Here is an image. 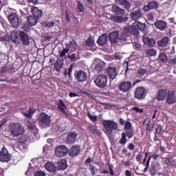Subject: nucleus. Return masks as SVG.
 <instances>
[{
	"instance_id": "1",
	"label": "nucleus",
	"mask_w": 176,
	"mask_h": 176,
	"mask_svg": "<svg viewBox=\"0 0 176 176\" xmlns=\"http://www.w3.org/2000/svg\"><path fill=\"white\" fill-rule=\"evenodd\" d=\"M102 124L104 127V133L107 135H112L113 131H116L119 129L118 122L112 120H103Z\"/></svg>"
},
{
	"instance_id": "2",
	"label": "nucleus",
	"mask_w": 176,
	"mask_h": 176,
	"mask_svg": "<svg viewBox=\"0 0 176 176\" xmlns=\"http://www.w3.org/2000/svg\"><path fill=\"white\" fill-rule=\"evenodd\" d=\"M38 124L43 129L45 127H50V123H52V118L50 116L46 114V113H41L38 118Z\"/></svg>"
},
{
	"instance_id": "3",
	"label": "nucleus",
	"mask_w": 176,
	"mask_h": 176,
	"mask_svg": "<svg viewBox=\"0 0 176 176\" xmlns=\"http://www.w3.org/2000/svg\"><path fill=\"white\" fill-rule=\"evenodd\" d=\"M10 131L12 137H19L24 134V127L20 123L12 124L10 126Z\"/></svg>"
},
{
	"instance_id": "4",
	"label": "nucleus",
	"mask_w": 176,
	"mask_h": 176,
	"mask_svg": "<svg viewBox=\"0 0 176 176\" xmlns=\"http://www.w3.org/2000/svg\"><path fill=\"white\" fill-rule=\"evenodd\" d=\"M69 149L65 145H59L55 148V155L57 157H65L68 155Z\"/></svg>"
},
{
	"instance_id": "5",
	"label": "nucleus",
	"mask_w": 176,
	"mask_h": 176,
	"mask_svg": "<svg viewBox=\"0 0 176 176\" xmlns=\"http://www.w3.org/2000/svg\"><path fill=\"white\" fill-rule=\"evenodd\" d=\"M118 72H119L118 71V68L113 65H109V67L106 68V74L111 80L116 79V76H118Z\"/></svg>"
},
{
	"instance_id": "6",
	"label": "nucleus",
	"mask_w": 176,
	"mask_h": 176,
	"mask_svg": "<svg viewBox=\"0 0 176 176\" xmlns=\"http://www.w3.org/2000/svg\"><path fill=\"white\" fill-rule=\"evenodd\" d=\"M146 89L144 87H138L134 92V98H137V100H145V97H146Z\"/></svg>"
},
{
	"instance_id": "7",
	"label": "nucleus",
	"mask_w": 176,
	"mask_h": 176,
	"mask_svg": "<svg viewBox=\"0 0 176 176\" xmlns=\"http://www.w3.org/2000/svg\"><path fill=\"white\" fill-rule=\"evenodd\" d=\"M108 82V78L107 76L102 74L99 75L96 79L94 80V83L100 87V89H104L107 87V83Z\"/></svg>"
},
{
	"instance_id": "8",
	"label": "nucleus",
	"mask_w": 176,
	"mask_h": 176,
	"mask_svg": "<svg viewBox=\"0 0 176 176\" xmlns=\"http://www.w3.org/2000/svg\"><path fill=\"white\" fill-rule=\"evenodd\" d=\"M8 21L13 28H19L20 27V18L17 14L12 12L8 16Z\"/></svg>"
},
{
	"instance_id": "9",
	"label": "nucleus",
	"mask_w": 176,
	"mask_h": 176,
	"mask_svg": "<svg viewBox=\"0 0 176 176\" xmlns=\"http://www.w3.org/2000/svg\"><path fill=\"white\" fill-rule=\"evenodd\" d=\"M10 160V153H9V151L8 149H6V147L3 146L1 148V151H0V162H2L3 163H8Z\"/></svg>"
},
{
	"instance_id": "10",
	"label": "nucleus",
	"mask_w": 176,
	"mask_h": 176,
	"mask_svg": "<svg viewBox=\"0 0 176 176\" xmlns=\"http://www.w3.org/2000/svg\"><path fill=\"white\" fill-rule=\"evenodd\" d=\"M109 20H111V21L118 23V24H122V23H126V21H128L129 17L124 14L118 16L111 15L109 18Z\"/></svg>"
},
{
	"instance_id": "11",
	"label": "nucleus",
	"mask_w": 176,
	"mask_h": 176,
	"mask_svg": "<svg viewBox=\"0 0 176 176\" xmlns=\"http://www.w3.org/2000/svg\"><path fill=\"white\" fill-rule=\"evenodd\" d=\"M124 32H127L129 34H131V35H135V36H138V35L140 34L138 28H137V26H135L134 23L132 24V26L128 25L126 27H124Z\"/></svg>"
},
{
	"instance_id": "12",
	"label": "nucleus",
	"mask_w": 176,
	"mask_h": 176,
	"mask_svg": "<svg viewBox=\"0 0 176 176\" xmlns=\"http://www.w3.org/2000/svg\"><path fill=\"white\" fill-rule=\"evenodd\" d=\"M118 89L120 91H123V93H127L131 89V82L130 81H122L120 82Z\"/></svg>"
},
{
	"instance_id": "13",
	"label": "nucleus",
	"mask_w": 176,
	"mask_h": 176,
	"mask_svg": "<svg viewBox=\"0 0 176 176\" xmlns=\"http://www.w3.org/2000/svg\"><path fill=\"white\" fill-rule=\"evenodd\" d=\"M20 39L24 46H30V39L31 36L23 31L19 32Z\"/></svg>"
},
{
	"instance_id": "14",
	"label": "nucleus",
	"mask_w": 176,
	"mask_h": 176,
	"mask_svg": "<svg viewBox=\"0 0 176 176\" xmlns=\"http://www.w3.org/2000/svg\"><path fill=\"white\" fill-rule=\"evenodd\" d=\"M74 76L78 82H86V80H87V73L83 72V70H80L74 74Z\"/></svg>"
},
{
	"instance_id": "15",
	"label": "nucleus",
	"mask_w": 176,
	"mask_h": 176,
	"mask_svg": "<svg viewBox=\"0 0 176 176\" xmlns=\"http://www.w3.org/2000/svg\"><path fill=\"white\" fill-rule=\"evenodd\" d=\"M166 97H167V89H161L157 91L155 100L157 101H164Z\"/></svg>"
},
{
	"instance_id": "16",
	"label": "nucleus",
	"mask_w": 176,
	"mask_h": 176,
	"mask_svg": "<svg viewBox=\"0 0 176 176\" xmlns=\"http://www.w3.org/2000/svg\"><path fill=\"white\" fill-rule=\"evenodd\" d=\"M142 38L144 45H146L148 47H153V46L156 45V41H155L154 38H152L148 36H146V34H144Z\"/></svg>"
},
{
	"instance_id": "17",
	"label": "nucleus",
	"mask_w": 176,
	"mask_h": 176,
	"mask_svg": "<svg viewBox=\"0 0 176 176\" xmlns=\"http://www.w3.org/2000/svg\"><path fill=\"white\" fill-rule=\"evenodd\" d=\"M79 152H80V146L75 145L72 146L69 150V155L70 157H76L78 155H79Z\"/></svg>"
},
{
	"instance_id": "18",
	"label": "nucleus",
	"mask_w": 176,
	"mask_h": 176,
	"mask_svg": "<svg viewBox=\"0 0 176 176\" xmlns=\"http://www.w3.org/2000/svg\"><path fill=\"white\" fill-rule=\"evenodd\" d=\"M154 25L157 30L160 31H166L167 30V22L163 20H158L154 23Z\"/></svg>"
},
{
	"instance_id": "19",
	"label": "nucleus",
	"mask_w": 176,
	"mask_h": 176,
	"mask_svg": "<svg viewBox=\"0 0 176 176\" xmlns=\"http://www.w3.org/2000/svg\"><path fill=\"white\" fill-rule=\"evenodd\" d=\"M66 49L70 51V53H74V52H76V50L78 49V44L76 43V41H75L74 39H72L69 43L65 44Z\"/></svg>"
},
{
	"instance_id": "20",
	"label": "nucleus",
	"mask_w": 176,
	"mask_h": 176,
	"mask_svg": "<svg viewBox=\"0 0 176 176\" xmlns=\"http://www.w3.org/2000/svg\"><path fill=\"white\" fill-rule=\"evenodd\" d=\"M159 8V3L156 1H150L147 5H145L143 8L144 12H149V10H153Z\"/></svg>"
},
{
	"instance_id": "21",
	"label": "nucleus",
	"mask_w": 176,
	"mask_h": 176,
	"mask_svg": "<svg viewBox=\"0 0 176 176\" xmlns=\"http://www.w3.org/2000/svg\"><path fill=\"white\" fill-rule=\"evenodd\" d=\"M78 133L76 132H69L66 136V144H74L76 142Z\"/></svg>"
},
{
	"instance_id": "22",
	"label": "nucleus",
	"mask_w": 176,
	"mask_h": 176,
	"mask_svg": "<svg viewBox=\"0 0 176 176\" xmlns=\"http://www.w3.org/2000/svg\"><path fill=\"white\" fill-rule=\"evenodd\" d=\"M104 65H105V63L101 60H96L94 61V63H93V66L95 71H97L98 72H101L102 69H104Z\"/></svg>"
},
{
	"instance_id": "23",
	"label": "nucleus",
	"mask_w": 176,
	"mask_h": 176,
	"mask_svg": "<svg viewBox=\"0 0 176 176\" xmlns=\"http://www.w3.org/2000/svg\"><path fill=\"white\" fill-rule=\"evenodd\" d=\"M109 39L112 45H116L118 40H119V32L114 31L109 34Z\"/></svg>"
},
{
	"instance_id": "24",
	"label": "nucleus",
	"mask_w": 176,
	"mask_h": 176,
	"mask_svg": "<svg viewBox=\"0 0 176 176\" xmlns=\"http://www.w3.org/2000/svg\"><path fill=\"white\" fill-rule=\"evenodd\" d=\"M167 104H175L176 102V98H175V91L172 90L168 92V96L166 98Z\"/></svg>"
},
{
	"instance_id": "25",
	"label": "nucleus",
	"mask_w": 176,
	"mask_h": 176,
	"mask_svg": "<svg viewBox=\"0 0 176 176\" xmlns=\"http://www.w3.org/2000/svg\"><path fill=\"white\" fill-rule=\"evenodd\" d=\"M130 16L132 19V20H134L135 21L136 20H139V19H142L143 14H142V10L138 9L136 11L131 12L130 13Z\"/></svg>"
},
{
	"instance_id": "26",
	"label": "nucleus",
	"mask_w": 176,
	"mask_h": 176,
	"mask_svg": "<svg viewBox=\"0 0 176 176\" xmlns=\"http://www.w3.org/2000/svg\"><path fill=\"white\" fill-rule=\"evenodd\" d=\"M111 12L115 14L116 16H120L122 14H126L124 9L121 8L117 5L113 6L111 8Z\"/></svg>"
},
{
	"instance_id": "27",
	"label": "nucleus",
	"mask_w": 176,
	"mask_h": 176,
	"mask_svg": "<svg viewBox=\"0 0 176 176\" xmlns=\"http://www.w3.org/2000/svg\"><path fill=\"white\" fill-rule=\"evenodd\" d=\"M32 14H33L34 17L38 19H41V17L43 16V12H42V10H40L36 7H33L32 8Z\"/></svg>"
},
{
	"instance_id": "28",
	"label": "nucleus",
	"mask_w": 176,
	"mask_h": 176,
	"mask_svg": "<svg viewBox=\"0 0 176 176\" xmlns=\"http://www.w3.org/2000/svg\"><path fill=\"white\" fill-rule=\"evenodd\" d=\"M107 42H108V36L105 34H102L99 36L97 43L100 45V46H104V45H107Z\"/></svg>"
},
{
	"instance_id": "29",
	"label": "nucleus",
	"mask_w": 176,
	"mask_h": 176,
	"mask_svg": "<svg viewBox=\"0 0 176 176\" xmlns=\"http://www.w3.org/2000/svg\"><path fill=\"white\" fill-rule=\"evenodd\" d=\"M63 65H64V60L58 58L56 61L54 68L56 72H60L61 71V68H63Z\"/></svg>"
},
{
	"instance_id": "30",
	"label": "nucleus",
	"mask_w": 176,
	"mask_h": 176,
	"mask_svg": "<svg viewBox=\"0 0 176 176\" xmlns=\"http://www.w3.org/2000/svg\"><path fill=\"white\" fill-rule=\"evenodd\" d=\"M116 2H119L120 5L122 6L126 10H130V8H131V4L127 0H115Z\"/></svg>"
},
{
	"instance_id": "31",
	"label": "nucleus",
	"mask_w": 176,
	"mask_h": 176,
	"mask_svg": "<svg viewBox=\"0 0 176 176\" xmlns=\"http://www.w3.org/2000/svg\"><path fill=\"white\" fill-rule=\"evenodd\" d=\"M58 164V170H67L68 168V165H67V160L62 159L60 162L57 163Z\"/></svg>"
},
{
	"instance_id": "32",
	"label": "nucleus",
	"mask_w": 176,
	"mask_h": 176,
	"mask_svg": "<svg viewBox=\"0 0 176 176\" xmlns=\"http://www.w3.org/2000/svg\"><path fill=\"white\" fill-rule=\"evenodd\" d=\"M45 168L50 173H56V171L57 170V167L52 162H47V164H45Z\"/></svg>"
},
{
	"instance_id": "33",
	"label": "nucleus",
	"mask_w": 176,
	"mask_h": 176,
	"mask_svg": "<svg viewBox=\"0 0 176 176\" xmlns=\"http://www.w3.org/2000/svg\"><path fill=\"white\" fill-rule=\"evenodd\" d=\"M170 41V38L168 36H164L157 42V45L160 47H164Z\"/></svg>"
},
{
	"instance_id": "34",
	"label": "nucleus",
	"mask_w": 176,
	"mask_h": 176,
	"mask_svg": "<svg viewBox=\"0 0 176 176\" xmlns=\"http://www.w3.org/2000/svg\"><path fill=\"white\" fill-rule=\"evenodd\" d=\"M134 25L138 28V30L142 31V32H146V24L142 23L141 22H135Z\"/></svg>"
},
{
	"instance_id": "35",
	"label": "nucleus",
	"mask_w": 176,
	"mask_h": 176,
	"mask_svg": "<svg viewBox=\"0 0 176 176\" xmlns=\"http://www.w3.org/2000/svg\"><path fill=\"white\" fill-rule=\"evenodd\" d=\"M58 108L60 112L63 113L67 114V106L64 104L63 99H59V102L58 104Z\"/></svg>"
},
{
	"instance_id": "36",
	"label": "nucleus",
	"mask_w": 176,
	"mask_h": 176,
	"mask_svg": "<svg viewBox=\"0 0 176 176\" xmlns=\"http://www.w3.org/2000/svg\"><path fill=\"white\" fill-rule=\"evenodd\" d=\"M36 23H38V20L35 16H28V21L27 24L28 25H30V27H34V25H36Z\"/></svg>"
},
{
	"instance_id": "37",
	"label": "nucleus",
	"mask_w": 176,
	"mask_h": 176,
	"mask_svg": "<svg viewBox=\"0 0 176 176\" xmlns=\"http://www.w3.org/2000/svg\"><path fill=\"white\" fill-rule=\"evenodd\" d=\"M129 36H130L128 32H124L121 34L120 37H118V41H120V42H121V43H123V42L127 41Z\"/></svg>"
},
{
	"instance_id": "38",
	"label": "nucleus",
	"mask_w": 176,
	"mask_h": 176,
	"mask_svg": "<svg viewBox=\"0 0 176 176\" xmlns=\"http://www.w3.org/2000/svg\"><path fill=\"white\" fill-rule=\"evenodd\" d=\"M143 126L146 127V131L148 133L152 131V129H151V120L149 118L144 119L143 121Z\"/></svg>"
},
{
	"instance_id": "39",
	"label": "nucleus",
	"mask_w": 176,
	"mask_h": 176,
	"mask_svg": "<svg viewBox=\"0 0 176 176\" xmlns=\"http://www.w3.org/2000/svg\"><path fill=\"white\" fill-rule=\"evenodd\" d=\"M15 147L16 148V149L21 151V152H25V149H27V144L16 142V145L15 146Z\"/></svg>"
},
{
	"instance_id": "40",
	"label": "nucleus",
	"mask_w": 176,
	"mask_h": 176,
	"mask_svg": "<svg viewBox=\"0 0 176 176\" xmlns=\"http://www.w3.org/2000/svg\"><path fill=\"white\" fill-rule=\"evenodd\" d=\"M10 38L13 43H16V45H20V40H19V36H17V34L16 33L11 34Z\"/></svg>"
},
{
	"instance_id": "41",
	"label": "nucleus",
	"mask_w": 176,
	"mask_h": 176,
	"mask_svg": "<svg viewBox=\"0 0 176 176\" xmlns=\"http://www.w3.org/2000/svg\"><path fill=\"white\" fill-rule=\"evenodd\" d=\"M68 58L71 60V61H78L79 59V52L77 54L75 53H70V54L68 55Z\"/></svg>"
},
{
	"instance_id": "42",
	"label": "nucleus",
	"mask_w": 176,
	"mask_h": 176,
	"mask_svg": "<svg viewBox=\"0 0 176 176\" xmlns=\"http://www.w3.org/2000/svg\"><path fill=\"white\" fill-rule=\"evenodd\" d=\"M88 130L91 131L93 134H96V135H98V130H97V126L95 125L91 124L87 126Z\"/></svg>"
},
{
	"instance_id": "43",
	"label": "nucleus",
	"mask_w": 176,
	"mask_h": 176,
	"mask_svg": "<svg viewBox=\"0 0 176 176\" xmlns=\"http://www.w3.org/2000/svg\"><path fill=\"white\" fill-rule=\"evenodd\" d=\"M27 141H28V135H23L19 138L17 142L25 144Z\"/></svg>"
},
{
	"instance_id": "44",
	"label": "nucleus",
	"mask_w": 176,
	"mask_h": 176,
	"mask_svg": "<svg viewBox=\"0 0 176 176\" xmlns=\"http://www.w3.org/2000/svg\"><path fill=\"white\" fill-rule=\"evenodd\" d=\"M126 143H127V138L126 136V133L123 132L121 134V139L119 141V144H120L121 145H126Z\"/></svg>"
},
{
	"instance_id": "45",
	"label": "nucleus",
	"mask_w": 176,
	"mask_h": 176,
	"mask_svg": "<svg viewBox=\"0 0 176 176\" xmlns=\"http://www.w3.org/2000/svg\"><path fill=\"white\" fill-rule=\"evenodd\" d=\"M158 58L161 63H166L168 60V56L165 53L160 54Z\"/></svg>"
},
{
	"instance_id": "46",
	"label": "nucleus",
	"mask_w": 176,
	"mask_h": 176,
	"mask_svg": "<svg viewBox=\"0 0 176 176\" xmlns=\"http://www.w3.org/2000/svg\"><path fill=\"white\" fill-rule=\"evenodd\" d=\"M34 113H35V110L30 108L26 113H24V116H25L26 118H29V119H31Z\"/></svg>"
},
{
	"instance_id": "47",
	"label": "nucleus",
	"mask_w": 176,
	"mask_h": 176,
	"mask_svg": "<svg viewBox=\"0 0 176 176\" xmlns=\"http://www.w3.org/2000/svg\"><path fill=\"white\" fill-rule=\"evenodd\" d=\"M146 56H149L150 57H153L156 54V51L155 49H147L145 52Z\"/></svg>"
},
{
	"instance_id": "48",
	"label": "nucleus",
	"mask_w": 176,
	"mask_h": 176,
	"mask_svg": "<svg viewBox=\"0 0 176 176\" xmlns=\"http://www.w3.org/2000/svg\"><path fill=\"white\" fill-rule=\"evenodd\" d=\"M43 27H46L47 28H52V27H54V22H48V21H44L42 23Z\"/></svg>"
},
{
	"instance_id": "49",
	"label": "nucleus",
	"mask_w": 176,
	"mask_h": 176,
	"mask_svg": "<svg viewBox=\"0 0 176 176\" xmlns=\"http://www.w3.org/2000/svg\"><path fill=\"white\" fill-rule=\"evenodd\" d=\"M89 170H90L92 175H96V174H97V173H98V169L94 165L90 164Z\"/></svg>"
},
{
	"instance_id": "50",
	"label": "nucleus",
	"mask_w": 176,
	"mask_h": 176,
	"mask_svg": "<svg viewBox=\"0 0 176 176\" xmlns=\"http://www.w3.org/2000/svg\"><path fill=\"white\" fill-rule=\"evenodd\" d=\"M77 6L78 10V13H83V12H85V6H83V4H82L80 1H77Z\"/></svg>"
},
{
	"instance_id": "51",
	"label": "nucleus",
	"mask_w": 176,
	"mask_h": 176,
	"mask_svg": "<svg viewBox=\"0 0 176 176\" xmlns=\"http://www.w3.org/2000/svg\"><path fill=\"white\" fill-rule=\"evenodd\" d=\"M173 163H174L173 157H167L164 160V164H166V166H171Z\"/></svg>"
},
{
	"instance_id": "52",
	"label": "nucleus",
	"mask_w": 176,
	"mask_h": 176,
	"mask_svg": "<svg viewBox=\"0 0 176 176\" xmlns=\"http://www.w3.org/2000/svg\"><path fill=\"white\" fill-rule=\"evenodd\" d=\"M85 43L87 46H89V47H91L93 45H94V42L93 41V38L91 37H89L86 40Z\"/></svg>"
},
{
	"instance_id": "53",
	"label": "nucleus",
	"mask_w": 176,
	"mask_h": 176,
	"mask_svg": "<svg viewBox=\"0 0 176 176\" xmlns=\"http://www.w3.org/2000/svg\"><path fill=\"white\" fill-rule=\"evenodd\" d=\"M27 124L29 130H35V129H36V125H35L34 122H31L28 121Z\"/></svg>"
},
{
	"instance_id": "54",
	"label": "nucleus",
	"mask_w": 176,
	"mask_h": 176,
	"mask_svg": "<svg viewBox=\"0 0 176 176\" xmlns=\"http://www.w3.org/2000/svg\"><path fill=\"white\" fill-rule=\"evenodd\" d=\"M107 166L109 167V171L111 176L115 175V172H113V165L110 163H107Z\"/></svg>"
},
{
	"instance_id": "55",
	"label": "nucleus",
	"mask_w": 176,
	"mask_h": 176,
	"mask_svg": "<svg viewBox=\"0 0 176 176\" xmlns=\"http://www.w3.org/2000/svg\"><path fill=\"white\" fill-rule=\"evenodd\" d=\"M10 39V37H9V35L6 34L0 37V42H8Z\"/></svg>"
},
{
	"instance_id": "56",
	"label": "nucleus",
	"mask_w": 176,
	"mask_h": 176,
	"mask_svg": "<svg viewBox=\"0 0 176 176\" xmlns=\"http://www.w3.org/2000/svg\"><path fill=\"white\" fill-rule=\"evenodd\" d=\"M87 116L91 122H97V116H91L90 111L87 112Z\"/></svg>"
},
{
	"instance_id": "57",
	"label": "nucleus",
	"mask_w": 176,
	"mask_h": 176,
	"mask_svg": "<svg viewBox=\"0 0 176 176\" xmlns=\"http://www.w3.org/2000/svg\"><path fill=\"white\" fill-rule=\"evenodd\" d=\"M124 126V129H126V130H133L131 129V122H130V121H126Z\"/></svg>"
},
{
	"instance_id": "58",
	"label": "nucleus",
	"mask_w": 176,
	"mask_h": 176,
	"mask_svg": "<svg viewBox=\"0 0 176 176\" xmlns=\"http://www.w3.org/2000/svg\"><path fill=\"white\" fill-rule=\"evenodd\" d=\"M147 72L148 71L145 69H140L138 70V75H141L142 76H144V75H146Z\"/></svg>"
},
{
	"instance_id": "59",
	"label": "nucleus",
	"mask_w": 176,
	"mask_h": 176,
	"mask_svg": "<svg viewBox=\"0 0 176 176\" xmlns=\"http://www.w3.org/2000/svg\"><path fill=\"white\" fill-rule=\"evenodd\" d=\"M168 65L169 67H172V65H176V58H173L169 60Z\"/></svg>"
},
{
	"instance_id": "60",
	"label": "nucleus",
	"mask_w": 176,
	"mask_h": 176,
	"mask_svg": "<svg viewBox=\"0 0 176 176\" xmlns=\"http://www.w3.org/2000/svg\"><path fill=\"white\" fill-rule=\"evenodd\" d=\"M126 137L128 138L131 139L133 138V129H129V131H126Z\"/></svg>"
},
{
	"instance_id": "61",
	"label": "nucleus",
	"mask_w": 176,
	"mask_h": 176,
	"mask_svg": "<svg viewBox=\"0 0 176 176\" xmlns=\"http://www.w3.org/2000/svg\"><path fill=\"white\" fill-rule=\"evenodd\" d=\"M69 52V50H67V48H63V50L60 52V57H65V54L68 53Z\"/></svg>"
},
{
	"instance_id": "62",
	"label": "nucleus",
	"mask_w": 176,
	"mask_h": 176,
	"mask_svg": "<svg viewBox=\"0 0 176 176\" xmlns=\"http://www.w3.org/2000/svg\"><path fill=\"white\" fill-rule=\"evenodd\" d=\"M34 176H46V173L43 171H36Z\"/></svg>"
},
{
	"instance_id": "63",
	"label": "nucleus",
	"mask_w": 176,
	"mask_h": 176,
	"mask_svg": "<svg viewBox=\"0 0 176 176\" xmlns=\"http://www.w3.org/2000/svg\"><path fill=\"white\" fill-rule=\"evenodd\" d=\"M146 17H147V20H148V21H153L155 20V17L153 16V14H148L146 15Z\"/></svg>"
},
{
	"instance_id": "64",
	"label": "nucleus",
	"mask_w": 176,
	"mask_h": 176,
	"mask_svg": "<svg viewBox=\"0 0 176 176\" xmlns=\"http://www.w3.org/2000/svg\"><path fill=\"white\" fill-rule=\"evenodd\" d=\"M134 49L136 50H141V49H142V45L138 43H135L134 45Z\"/></svg>"
}]
</instances>
